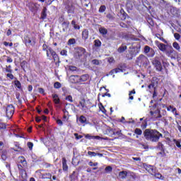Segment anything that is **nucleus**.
<instances>
[{"label":"nucleus","instance_id":"obj_1","mask_svg":"<svg viewBox=\"0 0 181 181\" xmlns=\"http://www.w3.org/2000/svg\"><path fill=\"white\" fill-rule=\"evenodd\" d=\"M143 134L145 139L150 141V142H158L160 138L163 136V135L156 129H146Z\"/></svg>","mask_w":181,"mask_h":181},{"label":"nucleus","instance_id":"obj_2","mask_svg":"<svg viewBox=\"0 0 181 181\" xmlns=\"http://www.w3.org/2000/svg\"><path fill=\"white\" fill-rule=\"evenodd\" d=\"M165 54H166V56H168V57H170V59H173L174 60L176 59V57H177V56H179V53H177L176 50L173 49V47H172V45L168 46Z\"/></svg>","mask_w":181,"mask_h":181},{"label":"nucleus","instance_id":"obj_3","mask_svg":"<svg viewBox=\"0 0 181 181\" xmlns=\"http://www.w3.org/2000/svg\"><path fill=\"white\" fill-rule=\"evenodd\" d=\"M152 64L154 66L156 71H162L163 70V66H162V62H160L159 57H155L153 59Z\"/></svg>","mask_w":181,"mask_h":181},{"label":"nucleus","instance_id":"obj_4","mask_svg":"<svg viewBox=\"0 0 181 181\" xmlns=\"http://www.w3.org/2000/svg\"><path fill=\"white\" fill-rule=\"evenodd\" d=\"M83 54H86V49L81 47H76L75 53L76 59H80L81 57H83Z\"/></svg>","mask_w":181,"mask_h":181},{"label":"nucleus","instance_id":"obj_5","mask_svg":"<svg viewBox=\"0 0 181 181\" xmlns=\"http://www.w3.org/2000/svg\"><path fill=\"white\" fill-rule=\"evenodd\" d=\"M136 62L138 64H140V66H145V64H148V57L144 54H141L137 58Z\"/></svg>","mask_w":181,"mask_h":181},{"label":"nucleus","instance_id":"obj_6","mask_svg":"<svg viewBox=\"0 0 181 181\" xmlns=\"http://www.w3.org/2000/svg\"><path fill=\"white\" fill-rule=\"evenodd\" d=\"M15 112V107L12 105H8L6 109V114L7 118H12V115Z\"/></svg>","mask_w":181,"mask_h":181},{"label":"nucleus","instance_id":"obj_7","mask_svg":"<svg viewBox=\"0 0 181 181\" xmlns=\"http://www.w3.org/2000/svg\"><path fill=\"white\" fill-rule=\"evenodd\" d=\"M155 44L156 46L158 47L159 50H160V52H163V53H165L166 50H168V47H169V45H165L162 42H160L159 41H156Z\"/></svg>","mask_w":181,"mask_h":181},{"label":"nucleus","instance_id":"obj_8","mask_svg":"<svg viewBox=\"0 0 181 181\" xmlns=\"http://www.w3.org/2000/svg\"><path fill=\"white\" fill-rule=\"evenodd\" d=\"M144 53L148 57H153L155 56V50L148 45L144 47Z\"/></svg>","mask_w":181,"mask_h":181},{"label":"nucleus","instance_id":"obj_9","mask_svg":"<svg viewBox=\"0 0 181 181\" xmlns=\"http://www.w3.org/2000/svg\"><path fill=\"white\" fill-rule=\"evenodd\" d=\"M65 8L66 9L68 13H74L75 7L71 1H67L66 2Z\"/></svg>","mask_w":181,"mask_h":181},{"label":"nucleus","instance_id":"obj_10","mask_svg":"<svg viewBox=\"0 0 181 181\" xmlns=\"http://www.w3.org/2000/svg\"><path fill=\"white\" fill-rule=\"evenodd\" d=\"M143 166L144 169H146L147 172H148V173H150L151 175H155V170H156V169L155 168V167H153V165L144 163Z\"/></svg>","mask_w":181,"mask_h":181},{"label":"nucleus","instance_id":"obj_11","mask_svg":"<svg viewBox=\"0 0 181 181\" xmlns=\"http://www.w3.org/2000/svg\"><path fill=\"white\" fill-rule=\"evenodd\" d=\"M24 41L26 46H35V45L36 44L35 38H30L28 36L24 38Z\"/></svg>","mask_w":181,"mask_h":181},{"label":"nucleus","instance_id":"obj_12","mask_svg":"<svg viewBox=\"0 0 181 181\" xmlns=\"http://www.w3.org/2000/svg\"><path fill=\"white\" fill-rule=\"evenodd\" d=\"M69 81L72 83V84H77V83H80V76L78 75H71L69 76Z\"/></svg>","mask_w":181,"mask_h":181},{"label":"nucleus","instance_id":"obj_13","mask_svg":"<svg viewBox=\"0 0 181 181\" xmlns=\"http://www.w3.org/2000/svg\"><path fill=\"white\" fill-rule=\"evenodd\" d=\"M49 52L50 54L52 56L54 62H57V60H59V56L57 55L56 52H54V50H53V49L52 48H49Z\"/></svg>","mask_w":181,"mask_h":181},{"label":"nucleus","instance_id":"obj_14","mask_svg":"<svg viewBox=\"0 0 181 181\" xmlns=\"http://www.w3.org/2000/svg\"><path fill=\"white\" fill-rule=\"evenodd\" d=\"M18 163H21L23 168H26L28 166V163L26 162V159L23 156L18 157Z\"/></svg>","mask_w":181,"mask_h":181},{"label":"nucleus","instance_id":"obj_15","mask_svg":"<svg viewBox=\"0 0 181 181\" xmlns=\"http://www.w3.org/2000/svg\"><path fill=\"white\" fill-rule=\"evenodd\" d=\"M61 25L62 26L63 32H66L67 30V29H69V26L70 25V22H69V21L66 20V22H64Z\"/></svg>","mask_w":181,"mask_h":181},{"label":"nucleus","instance_id":"obj_16","mask_svg":"<svg viewBox=\"0 0 181 181\" xmlns=\"http://www.w3.org/2000/svg\"><path fill=\"white\" fill-rule=\"evenodd\" d=\"M158 86V83L156 82H151L150 85L148 86V88L149 89V92L152 93L153 90H156V87Z\"/></svg>","mask_w":181,"mask_h":181},{"label":"nucleus","instance_id":"obj_17","mask_svg":"<svg viewBox=\"0 0 181 181\" xmlns=\"http://www.w3.org/2000/svg\"><path fill=\"white\" fill-rule=\"evenodd\" d=\"M82 39L85 41L87 40V39H88V30L84 29L82 31Z\"/></svg>","mask_w":181,"mask_h":181},{"label":"nucleus","instance_id":"obj_18","mask_svg":"<svg viewBox=\"0 0 181 181\" xmlns=\"http://www.w3.org/2000/svg\"><path fill=\"white\" fill-rule=\"evenodd\" d=\"M90 78V76L88 74H83L81 76H79V83H81L83 81H87V80Z\"/></svg>","mask_w":181,"mask_h":181},{"label":"nucleus","instance_id":"obj_19","mask_svg":"<svg viewBox=\"0 0 181 181\" xmlns=\"http://www.w3.org/2000/svg\"><path fill=\"white\" fill-rule=\"evenodd\" d=\"M52 98L54 104H60V98H59V95L52 94Z\"/></svg>","mask_w":181,"mask_h":181},{"label":"nucleus","instance_id":"obj_20","mask_svg":"<svg viewBox=\"0 0 181 181\" xmlns=\"http://www.w3.org/2000/svg\"><path fill=\"white\" fill-rule=\"evenodd\" d=\"M47 12V8L46 7H44L42 9V11L41 13V19H46L47 14L46 13Z\"/></svg>","mask_w":181,"mask_h":181},{"label":"nucleus","instance_id":"obj_21","mask_svg":"<svg viewBox=\"0 0 181 181\" xmlns=\"http://www.w3.org/2000/svg\"><path fill=\"white\" fill-rule=\"evenodd\" d=\"M62 168L63 170H67L69 169V166H67V160L64 158H62Z\"/></svg>","mask_w":181,"mask_h":181},{"label":"nucleus","instance_id":"obj_22","mask_svg":"<svg viewBox=\"0 0 181 181\" xmlns=\"http://www.w3.org/2000/svg\"><path fill=\"white\" fill-rule=\"evenodd\" d=\"M127 49H128V47H127V45H122L117 49V52H118L119 53H124V52H125V50H127Z\"/></svg>","mask_w":181,"mask_h":181},{"label":"nucleus","instance_id":"obj_23","mask_svg":"<svg viewBox=\"0 0 181 181\" xmlns=\"http://www.w3.org/2000/svg\"><path fill=\"white\" fill-rule=\"evenodd\" d=\"M124 38L126 39V40H135V36L131 35V34H126L124 35Z\"/></svg>","mask_w":181,"mask_h":181},{"label":"nucleus","instance_id":"obj_24","mask_svg":"<svg viewBox=\"0 0 181 181\" xmlns=\"http://www.w3.org/2000/svg\"><path fill=\"white\" fill-rule=\"evenodd\" d=\"M99 32L100 33H101V35H103V36L107 35V33H108V30H107V29L104 27H101L99 28Z\"/></svg>","mask_w":181,"mask_h":181},{"label":"nucleus","instance_id":"obj_25","mask_svg":"<svg viewBox=\"0 0 181 181\" xmlns=\"http://www.w3.org/2000/svg\"><path fill=\"white\" fill-rule=\"evenodd\" d=\"M173 47H174V49H175L177 52H180V45H179V43H177V42H174L173 43Z\"/></svg>","mask_w":181,"mask_h":181},{"label":"nucleus","instance_id":"obj_26","mask_svg":"<svg viewBox=\"0 0 181 181\" xmlns=\"http://www.w3.org/2000/svg\"><path fill=\"white\" fill-rule=\"evenodd\" d=\"M7 155H8V151L6 150H3L1 151V159L3 160H5L8 158Z\"/></svg>","mask_w":181,"mask_h":181},{"label":"nucleus","instance_id":"obj_27","mask_svg":"<svg viewBox=\"0 0 181 181\" xmlns=\"http://www.w3.org/2000/svg\"><path fill=\"white\" fill-rule=\"evenodd\" d=\"M170 12L173 15V16H176V15H177V8L175 7H171Z\"/></svg>","mask_w":181,"mask_h":181},{"label":"nucleus","instance_id":"obj_28","mask_svg":"<svg viewBox=\"0 0 181 181\" xmlns=\"http://www.w3.org/2000/svg\"><path fill=\"white\" fill-rule=\"evenodd\" d=\"M78 163H80V160L77 158V157H74L72 158V165L77 166Z\"/></svg>","mask_w":181,"mask_h":181},{"label":"nucleus","instance_id":"obj_29","mask_svg":"<svg viewBox=\"0 0 181 181\" xmlns=\"http://www.w3.org/2000/svg\"><path fill=\"white\" fill-rule=\"evenodd\" d=\"M78 121L81 122V124H86L87 122V118L84 115L80 116Z\"/></svg>","mask_w":181,"mask_h":181},{"label":"nucleus","instance_id":"obj_30","mask_svg":"<svg viewBox=\"0 0 181 181\" xmlns=\"http://www.w3.org/2000/svg\"><path fill=\"white\" fill-rule=\"evenodd\" d=\"M157 148L158 149H160V151H161V152H165V147H164V146H163V144L162 143L158 142Z\"/></svg>","mask_w":181,"mask_h":181},{"label":"nucleus","instance_id":"obj_31","mask_svg":"<svg viewBox=\"0 0 181 181\" xmlns=\"http://www.w3.org/2000/svg\"><path fill=\"white\" fill-rule=\"evenodd\" d=\"M119 177L121 179H125V177H127V172L125 171H121L119 173Z\"/></svg>","mask_w":181,"mask_h":181},{"label":"nucleus","instance_id":"obj_32","mask_svg":"<svg viewBox=\"0 0 181 181\" xmlns=\"http://www.w3.org/2000/svg\"><path fill=\"white\" fill-rule=\"evenodd\" d=\"M42 179H52L51 173L42 174Z\"/></svg>","mask_w":181,"mask_h":181},{"label":"nucleus","instance_id":"obj_33","mask_svg":"<svg viewBox=\"0 0 181 181\" xmlns=\"http://www.w3.org/2000/svg\"><path fill=\"white\" fill-rule=\"evenodd\" d=\"M15 146H16V148H13V149L16 152H19V151H22V148H21V146H19V144H18V142L15 143Z\"/></svg>","mask_w":181,"mask_h":181},{"label":"nucleus","instance_id":"obj_34","mask_svg":"<svg viewBox=\"0 0 181 181\" xmlns=\"http://www.w3.org/2000/svg\"><path fill=\"white\" fill-rule=\"evenodd\" d=\"M18 168L19 169V170H21L22 172H24V177H26L28 176V173H26V171L23 170V165H21V164H18Z\"/></svg>","mask_w":181,"mask_h":181},{"label":"nucleus","instance_id":"obj_35","mask_svg":"<svg viewBox=\"0 0 181 181\" xmlns=\"http://www.w3.org/2000/svg\"><path fill=\"white\" fill-rule=\"evenodd\" d=\"M99 108H100V111H102V112L103 114H106L107 113V110H105V107H104V105H103L102 103L99 104Z\"/></svg>","mask_w":181,"mask_h":181},{"label":"nucleus","instance_id":"obj_36","mask_svg":"<svg viewBox=\"0 0 181 181\" xmlns=\"http://www.w3.org/2000/svg\"><path fill=\"white\" fill-rule=\"evenodd\" d=\"M156 37H158V39H159L160 40H161V42H163V43H168V41H166V40H165V38H163V37H160V34H156Z\"/></svg>","mask_w":181,"mask_h":181},{"label":"nucleus","instance_id":"obj_37","mask_svg":"<svg viewBox=\"0 0 181 181\" xmlns=\"http://www.w3.org/2000/svg\"><path fill=\"white\" fill-rule=\"evenodd\" d=\"M71 45H76V39L71 38L68 40V45L71 46Z\"/></svg>","mask_w":181,"mask_h":181},{"label":"nucleus","instance_id":"obj_38","mask_svg":"<svg viewBox=\"0 0 181 181\" xmlns=\"http://www.w3.org/2000/svg\"><path fill=\"white\" fill-rule=\"evenodd\" d=\"M151 175L157 177V179H162V175L159 173H156V170H154V174Z\"/></svg>","mask_w":181,"mask_h":181},{"label":"nucleus","instance_id":"obj_39","mask_svg":"<svg viewBox=\"0 0 181 181\" xmlns=\"http://www.w3.org/2000/svg\"><path fill=\"white\" fill-rule=\"evenodd\" d=\"M15 86L17 87L19 89L22 88V84H21V82L18 80H16L14 81Z\"/></svg>","mask_w":181,"mask_h":181},{"label":"nucleus","instance_id":"obj_40","mask_svg":"<svg viewBox=\"0 0 181 181\" xmlns=\"http://www.w3.org/2000/svg\"><path fill=\"white\" fill-rule=\"evenodd\" d=\"M94 46L95 47H101V41H100V40H95L94 41Z\"/></svg>","mask_w":181,"mask_h":181},{"label":"nucleus","instance_id":"obj_41","mask_svg":"<svg viewBox=\"0 0 181 181\" xmlns=\"http://www.w3.org/2000/svg\"><path fill=\"white\" fill-rule=\"evenodd\" d=\"M2 59H6L7 63H12V62H13V59H12V58H11L6 55L3 56Z\"/></svg>","mask_w":181,"mask_h":181},{"label":"nucleus","instance_id":"obj_42","mask_svg":"<svg viewBox=\"0 0 181 181\" xmlns=\"http://www.w3.org/2000/svg\"><path fill=\"white\" fill-rule=\"evenodd\" d=\"M71 25L74 26V29H77L78 30H80V25H78L76 24V21H71Z\"/></svg>","mask_w":181,"mask_h":181},{"label":"nucleus","instance_id":"obj_43","mask_svg":"<svg viewBox=\"0 0 181 181\" xmlns=\"http://www.w3.org/2000/svg\"><path fill=\"white\" fill-rule=\"evenodd\" d=\"M71 180H76L77 178V173H76V171H74L73 173L70 175Z\"/></svg>","mask_w":181,"mask_h":181},{"label":"nucleus","instance_id":"obj_44","mask_svg":"<svg viewBox=\"0 0 181 181\" xmlns=\"http://www.w3.org/2000/svg\"><path fill=\"white\" fill-rule=\"evenodd\" d=\"M106 18H107V19H109V21H114L115 19V17H114L113 15L111 13H107L106 15Z\"/></svg>","mask_w":181,"mask_h":181},{"label":"nucleus","instance_id":"obj_45","mask_svg":"<svg viewBox=\"0 0 181 181\" xmlns=\"http://www.w3.org/2000/svg\"><path fill=\"white\" fill-rule=\"evenodd\" d=\"M28 64V62H26V61H23L21 63V67L23 70H25V69L26 68V66Z\"/></svg>","mask_w":181,"mask_h":181},{"label":"nucleus","instance_id":"obj_46","mask_svg":"<svg viewBox=\"0 0 181 181\" xmlns=\"http://www.w3.org/2000/svg\"><path fill=\"white\" fill-rule=\"evenodd\" d=\"M107 9V7L104 5H102L99 8L100 13H103V12H105V10Z\"/></svg>","mask_w":181,"mask_h":181},{"label":"nucleus","instance_id":"obj_47","mask_svg":"<svg viewBox=\"0 0 181 181\" xmlns=\"http://www.w3.org/2000/svg\"><path fill=\"white\" fill-rule=\"evenodd\" d=\"M117 68L119 69L120 71L124 72V70H125V64H119Z\"/></svg>","mask_w":181,"mask_h":181},{"label":"nucleus","instance_id":"obj_48","mask_svg":"<svg viewBox=\"0 0 181 181\" xmlns=\"http://www.w3.org/2000/svg\"><path fill=\"white\" fill-rule=\"evenodd\" d=\"M92 64H93L94 66H98L100 64V60L98 59H93L91 61Z\"/></svg>","mask_w":181,"mask_h":181},{"label":"nucleus","instance_id":"obj_49","mask_svg":"<svg viewBox=\"0 0 181 181\" xmlns=\"http://www.w3.org/2000/svg\"><path fill=\"white\" fill-rule=\"evenodd\" d=\"M134 133L136 134V135H142V130L139 128H136L134 130Z\"/></svg>","mask_w":181,"mask_h":181},{"label":"nucleus","instance_id":"obj_50","mask_svg":"<svg viewBox=\"0 0 181 181\" xmlns=\"http://www.w3.org/2000/svg\"><path fill=\"white\" fill-rule=\"evenodd\" d=\"M66 21H67V20L64 19V16H61L59 17V23H61V25H62V23H63L64 22H66Z\"/></svg>","mask_w":181,"mask_h":181},{"label":"nucleus","instance_id":"obj_51","mask_svg":"<svg viewBox=\"0 0 181 181\" xmlns=\"http://www.w3.org/2000/svg\"><path fill=\"white\" fill-rule=\"evenodd\" d=\"M54 87L55 88H62V83H60V82H55L54 83Z\"/></svg>","mask_w":181,"mask_h":181},{"label":"nucleus","instance_id":"obj_52","mask_svg":"<svg viewBox=\"0 0 181 181\" xmlns=\"http://www.w3.org/2000/svg\"><path fill=\"white\" fill-rule=\"evenodd\" d=\"M16 98H17V100H18L19 104H22V100H21V93H17L16 94Z\"/></svg>","mask_w":181,"mask_h":181},{"label":"nucleus","instance_id":"obj_53","mask_svg":"<svg viewBox=\"0 0 181 181\" xmlns=\"http://www.w3.org/2000/svg\"><path fill=\"white\" fill-rule=\"evenodd\" d=\"M27 146L29 148L30 151H32V149H33V143L28 142Z\"/></svg>","mask_w":181,"mask_h":181},{"label":"nucleus","instance_id":"obj_54","mask_svg":"<svg viewBox=\"0 0 181 181\" xmlns=\"http://www.w3.org/2000/svg\"><path fill=\"white\" fill-rule=\"evenodd\" d=\"M28 8L30 9V11H31L32 12H33V11H35V4H30L28 5Z\"/></svg>","mask_w":181,"mask_h":181},{"label":"nucleus","instance_id":"obj_55","mask_svg":"<svg viewBox=\"0 0 181 181\" xmlns=\"http://www.w3.org/2000/svg\"><path fill=\"white\" fill-rule=\"evenodd\" d=\"M6 129V124L5 123L0 122V130Z\"/></svg>","mask_w":181,"mask_h":181},{"label":"nucleus","instance_id":"obj_56","mask_svg":"<svg viewBox=\"0 0 181 181\" xmlns=\"http://www.w3.org/2000/svg\"><path fill=\"white\" fill-rule=\"evenodd\" d=\"M65 100L69 101V103H73V97L71 95L66 96Z\"/></svg>","mask_w":181,"mask_h":181},{"label":"nucleus","instance_id":"obj_57","mask_svg":"<svg viewBox=\"0 0 181 181\" xmlns=\"http://www.w3.org/2000/svg\"><path fill=\"white\" fill-rule=\"evenodd\" d=\"M113 135H117V136H121V135H122V133H121V131H113Z\"/></svg>","mask_w":181,"mask_h":181},{"label":"nucleus","instance_id":"obj_58","mask_svg":"<svg viewBox=\"0 0 181 181\" xmlns=\"http://www.w3.org/2000/svg\"><path fill=\"white\" fill-rule=\"evenodd\" d=\"M49 48H50V47H47V45L46 44H44V45H42V50H44V51H45V52L49 51Z\"/></svg>","mask_w":181,"mask_h":181},{"label":"nucleus","instance_id":"obj_59","mask_svg":"<svg viewBox=\"0 0 181 181\" xmlns=\"http://www.w3.org/2000/svg\"><path fill=\"white\" fill-rule=\"evenodd\" d=\"M174 142L177 148H181L180 141L174 139Z\"/></svg>","mask_w":181,"mask_h":181},{"label":"nucleus","instance_id":"obj_60","mask_svg":"<svg viewBox=\"0 0 181 181\" xmlns=\"http://www.w3.org/2000/svg\"><path fill=\"white\" fill-rule=\"evenodd\" d=\"M88 155H89V156H97V153L93 152V151H88Z\"/></svg>","mask_w":181,"mask_h":181},{"label":"nucleus","instance_id":"obj_61","mask_svg":"<svg viewBox=\"0 0 181 181\" xmlns=\"http://www.w3.org/2000/svg\"><path fill=\"white\" fill-rule=\"evenodd\" d=\"M69 70L70 71H76L77 70V67L74 66H69Z\"/></svg>","mask_w":181,"mask_h":181},{"label":"nucleus","instance_id":"obj_62","mask_svg":"<svg viewBox=\"0 0 181 181\" xmlns=\"http://www.w3.org/2000/svg\"><path fill=\"white\" fill-rule=\"evenodd\" d=\"M89 166H98V163H93V161H90L88 163Z\"/></svg>","mask_w":181,"mask_h":181},{"label":"nucleus","instance_id":"obj_63","mask_svg":"<svg viewBox=\"0 0 181 181\" xmlns=\"http://www.w3.org/2000/svg\"><path fill=\"white\" fill-rule=\"evenodd\" d=\"M74 136L76 137V139H81V138H83L82 135H78L77 133L74 134Z\"/></svg>","mask_w":181,"mask_h":181},{"label":"nucleus","instance_id":"obj_64","mask_svg":"<svg viewBox=\"0 0 181 181\" xmlns=\"http://www.w3.org/2000/svg\"><path fill=\"white\" fill-rule=\"evenodd\" d=\"M174 37L176 39V40H179L180 39V34L179 33H175Z\"/></svg>","mask_w":181,"mask_h":181}]
</instances>
